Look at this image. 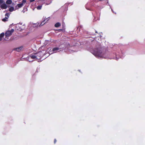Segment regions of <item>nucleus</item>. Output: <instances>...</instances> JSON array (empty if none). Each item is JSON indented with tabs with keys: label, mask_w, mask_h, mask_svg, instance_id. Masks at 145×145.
Listing matches in <instances>:
<instances>
[{
	"label": "nucleus",
	"mask_w": 145,
	"mask_h": 145,
	"mask_svg": "<svg viewBox=\"0 0 145 145\" xmlns=\"http://www.w3.org/2000/svg\"><path fill=\"white\" fill-rule=\"evenodd\" d=\"M95 47L94 48H89L88 50L95 57L98 58H109V55H112V54H115L116 56L117 55H119L120 57H122V56L121 54H123V52L121 50L120 52V48H116L114 47L113 49L115 52H113L112 53L110 54L106 50L101 47L99 42L97 41H95ZM109 58L110 59H115L116 60H118V59L116 57H113L112 58Z\"/></svg>",
	"instance_id": "f257e3e1"
},
{
	"label": "nucleus",
	"mask_w": 145,
	"mask_h": 145,
	"mask_svg": "<svg viewBox=\"0 0 145 145\" xmlns=\"http://www.w3.org/2000/svg\"><path fill=\"white\" fill-rule=\"evenodd\" d=\"M70 45L69 43H67L66 44H62L58 47H55L53 48L52 50L50 49L49 51V54H52L54 53L59 52L63 51V50L66 49H69V52L71 53H72L75 52H77V51L75 50H72V47H69Z\"/></svg>",
	"instance_id": "f03ea898"
},
{
	"label": "nucleus",
	"mask_w": 145,
	"mask_h": 145,
	"mask_svg": "<svg viewBox=\"0 0 145 145\" xmlns=\"http://www.w3.org/2000/svg\"><path fill=\"white\" fill-rule=\"evenodd\" d=\"M46 52L45 50L40 51L36 53V56H37V59H40L46 54Z\"/></svg>",
	"instance_id": "7ed1b4c3"
},
{
	"label": "nucleus",
	"mask_w": 145,
	"mask_h": 145,
	"mask_svg": "<svg viewBox=\"0 0 145 145\" xmlns=\"http://www.w3.org/2000/svg\"><path fill=\"white\" fill-rule=\"evenodd\" d=\"M37 56H36V53H33L30 55L26 59L29 62L33 61V60H31L30 59H37Z\"/></svg>",
	"instance_id": "20e7f679"
},
{
	"label": "nucleus",
	"mask_w": 145,
	"mask_h": 145,
	"mask_svg": "<svg viewBox=\"0 0 145 145\" xmlns=\"http://www.w3.org/2000/svg\"><path fill=\"white\" fill-rule=\"evenodd\" d=\"M14 31V30L13 29H11L10 30H8L5 33V35L6 37H9L11 35L12 33Z\"/></svg>",
	"instance_id": "39448f33"
},
{
	"label": "nucleus",
	"mask_w": 145,
	"mask_h": 145,
	"mask_svg": "<svg viewBox=\"0 0 145 145\" xmlns=\"http://www.w3.org/2000/svg\"><path fill=\"white\" fill-rule=\"evenodd\" d=\"M22 26L21 25L17 24L15 26L16 29L19 31H22L23 30L21 28Z\"/></svg>",
	"instance_id": "423d86ee"
},
{
	"label": "nucleus",
	"mask_w": 145,
	"mask_h": 145,
	"mask_svg": "<svg viewBox=\"0 0 145 145\" xmlns=\"http://www.w3.org/2000/svg\"><path fill=\"white\" fill-rule=\"evenodd\" d=\"M10 15V14L8 13H6L5 14V17L2 19V20L3 22H6L7 21V20Z\"/></svg>",
	"instance_id": "0eeeda50"
},
{
	"label": "nucleus",
	"mask_w": 145,
	"mask_h": 145,
	"mask_svg": "<svg viewBox=\"0 0 145 145\" xmlns=\"http://www.w3.org/2000/svg\"><path fill=\"white\" fill-rule=\"evenodd\" d=\"M7 6L5 3H4L3 4H2L0 5V7L1 8L3 9H5L7 8Z\"/></svg>",
	"instance_id": "6e6552de"
},
{
	"label": "nucleus",
	"mask_w": 145,
	"mask_h": 145,
	"mask_svg": "<svg viewBox=\"0 0 145 145\" xmlns=\"http://www.w3.org/2000/svg\"><path fill=\"white\" fill-rule=\"evenodd\" d=\"M23 49V47L22 46H21L20 47H19L18 48H16L14 49V50H16L17 52H19L21 51H22Z\"/></svg>",
	"instance_id": "1a4fd4ad"
},
{
	"label": "nucleus",
	"mask_w": 145,
	"mask_h": 145,
	"mask_svg": "<svg viewBox=\"0 0 145 145\" xmlns=\"http://www.w3.org/2000/svg\"><path fill=\"white\" fill-rule=\"evenodd\" d=\"M61 25V24L59 22H57L55 24V26L56 27H58L60 26Z\"/></svg>",
	"instance_id": "9d476101"
},
{
	"label": "nucleus",
	"mask_w": 145,
	"mask_h": 145,
	"mask_svg": "<svg viewBox=\"0 0 145 145\" xmlns=\"http://www.w3.org/2000/svg\"><path fill=\"white\" fill-rule=\"evenodd\" d=\"M4 33H2L0 34V41H1L2 38L4 37Z\"/></svg>",
	"instance_id": "9b49d317"
},
{
	"label": "nucleus",
	"mask_w": 145,
	"mask_h": 145,
	"mask_svg": "<svg viewBox=\"0 0 145 145\" xmlns=\"http://www.w3.org/2000/svg\"><path fill=\"white\" fill-rule=\"evenodd\" d=\"M12 3V1L11 0H7L6 2V3L7 4L10 5Z\"/></svg>",
	"instance_id": "f8f14e48"
},
{
	"label": "nucleus",
	"mask_w": 145,
	"mask_h": 145,
	"mask_svg": "<svg viewBox=\"0 0 145 145\" xmlns=\"http://www.w3.org/2000/svg\"><path fill=\"white\" fill-rule=\"evenodd\" d=\"M44 18V19L43 21H44V22L45 23H46L49 19V17L46 18V17H45Z\"/></svg>",
	"instance_id": "ddd939ff"
},
{
	"label": "nucleus",
	"mask_w": 145,
	"mask_h": 145,
	"mask_svg": "<svg viewBox=\"0 0 145 145\" xmlns=\"http://www.w3.org/2000/svg\"><path fill=\"white\" fill-rule=\"evenodd\" d=\"M23 5V3H22L18 4L17 5V6H18L19 8H20L22 7Z\"/></svg>",
	"instance_id": "4468645a"
},
{
	"label": "nucleus",
	"mask_w": 145,
	"mask_h": 145,
	"mask_svg": "<svg viewBox=\"0 0 145 145\" xmlns=\"http://www.w3.org/2000/svg\"><path fill=\"white\" fill-rule=\"evenodd\" d=\"M38 25L39 24L38 23L34 24L33 25V27H36L38 26Z\"/></svg>",
	"instance_id": "2eb2a0df"
},
{
	"label": "nucleus",
	"mask_w": 145,
	"mask_h": 145,
	"mask_svg": "<svg viewBox=\"0 0 145 145\" xmlns=\"http://www.w3.org/2000/svg\"><path fill=\"white\" fill-rule=\"evenodd\" d=\"M42 5H40V6H38L37 7V8L38 10H40V9H41L42 7Z\"/></svg>",
	"instance_id": "dca6fc26"
},
{
	"label": "nucleus",
	"mask_w": 145,
	"mask_h": 145,
	"mask_svg": "<svg viewBox=\"0 0 145 145\" xmlns=\"http://www.w3.org/2000/svg\"><path fill=\"white\" fill-rule=\"evenodd\" d=\"M100 20V18L99 17H98L97 18V19L96 18L94 17V20L95 21H96L97 20Z\"/></svg>",
	"instance_id": "f3484780"
},
{
	"label": "nucleus",
	"mask_w": 145,
	"mask_h": 145,
	"mask_svg": "<svg viewBox=\"0 0 145 145\" xmlns=\"http://www.w3.org/2000/svg\"><path fill=\"white\" fill-rule=\"evenodd\" d=\"M14 10V8L12 7H11L10 8H9V11H10V12H12V11Z\"/></svg>",
	"instance_id": "a211bd4d"
},
{
	"label": "nucleus",
	"mask_w": 145,
	"mask_h": 145,
	"mask_svg": "<svg viewBox=\"0 0 145 145\" xmlns=\"http://www.w3.org/2000/svg\"><path fill=\"white\" fill-rule=\"evenodd\" d=\"M45 24V23L44 22V21H42L41 23L40 24L39 26H41Z\"/></svg>",
	"instance_id": "6ab92c4d"
},
{
	"label": "nucleus",
	"mask_w": 145,
	"mask_h": 145,
	"mask_svg": "<svg viewBox=\"0 0 145 145\" xmlns=\"http://www.w3.org/2000/svg\"><path fill=\"white\" fill-rule=\"evenodd\" d=\"M26 2V1L25 0H23L22 1V3H23V5Z\"/></svg>",
	"instance_id": "aec40b11"
},
{
	"label": "nucleus",
	"mask_w": 145,
	"mask_h": 145,
	"mask_svg": "<svg viewBox=\"0 0 145 145\" xmlns=\"http://www.w3.org/2000/svg\"><path fill=\"white\" fill-rule=\"evenodd\" d=\"M4 2L3 0H0V4L3 3Z\"/></svg>",
	"instance_id": "412c9836"
},
{
	"label": "nucleus",
	"mask_w": 145,
	"mask_h": 145,
	"mask_svg": "<svg viewBox=\"0 0 145 145\" xmlns=\"http://www.w3.org/2000/svg\"><path fill=\"white\" fill-rule=\"evenodd\" d=\"M107 3H108V5L110 6V8H111V10H112V12H113L114 13V11H113V10H112V9L111 8V6H110V5H109V4L108 3V1H107Z\"/></svg>",
	"instance_id": "4be33fe9"
},
{
	"label": "nucleus",
	"mask_w": 145,
	"mask_h": 145,
	"mask_svg": "<svg viewBox=\"0 0 145 145\" xmlns=\"http://www.w3.org/2000/svg\"><path fill=\"white\" fill-rule=\"evenodd\" d=\"M49 40H45V43H46V44H47L48 43V42H49Z\"/></svg>",
	"instance_id": "5701e85b"
},
{
	"label": "nucleus",
	"mask_w": 145,
	"mask_h": 145,
	"mask_svg": "<svg viewBox=\"0 0 145 145\" xmlns=\"http://www.w3.org/2000/svg\"><path fill=\"white\" fill-rule=\"evenodd\" d=\"M35 0H30V2H32L34 1H35Z\"/></svg>",
	"instance_id": "b1692460"
},
{
	"label": "nucleus",
	"mask_w": 145,
	"mask_h": 145,
	"mask_svg": "<svg viewBox=\"0 0 145 145\" xmlns=\"http://www.w3.org/2000/svg\"><path fill=\"white\" fill-rule=\"evenodd\" d=\"M56 142V139H55L54 140V143L55 144Z\"/></svg>",
	"instance_id": "393cba45"
},
{
	"label": "nucleus",
	"mask_w": 145,
	"mask_h": 145,
	"mask_svg": "<svg viewBox=\"0 0 145 145\" xmlns=\"http://www.w3.org/2000/svg\"><path fill=\"white\" fill-rule=\"evenodd\" d=\"M86 8L87 9H88V10H90V9H88V8H87V7H86Z\"/></svg>",
	"instance_id": "a878e982"
},
{
	"label": "nucleus",
	"mask_w": 145,
	"mask_h": 145,
	"mask_svg": "<svg viewBox=\"0 0 145 145\" xmlns=\"http://www.w3.org/2000/svg\"><path fill=\"white\" fill-rule=\"evenodd\" d=\"M22 12H23V13H24L25 12V11H24V10H22Z\"/></svg>",
	"instance_id": "bb28decb"
},
{
	"label": "nucleus",
	"mask_w": 145,
	"mask_h": 145,
	"mask_svg": "<svg viewBox=\"0 0 145 145\" xmlns=\"http://www.w3.org/2000/svg\"><path fill=\"white\" fill-rule=\"evenodd\" d=\"M95 32L96 33H97V31H95Z\"/></svg>",
	"instance_id": "cd10ccee"
},
{
	"label": "nucleus",
	"mask_w": 145,
	"mask_h": 145,
	"mask_svg": "<svg viewBox=\"0 0 145 145\" xmlns=\"http://www.w3.org/2000/svg\"><path fill=\"white\" fill-rule=\"evenodd\" d=\"M62 26H63V23H62Z\"/></svg>",
	"instance_id": "c85d7f7f"
},
{
	"label": "nucleus",
	"mask_w": 145,
	"mask_h": 145,
	"mask_svg": "<svg viewBox=\"0 0 145 145\" xmlns=\"http://www.w3.org/2000/svg\"><path fill=\"white\" fill-rule=\"evenodd\" d=\"M59 30H62V29H59Z\"/></svg>",
	"instance_id": "c756f323"
},
{
	"label": "nucleus",
	"mask_w": 145,
	"mask_h": 145,
	"mask_svg": "<svg viewBox=\"0 0 145 145\" xmlns=\"http://www.w3.org/2000/svg\"><path fill=\"white\" fill-rule=\"evenodd\" d=\"M65 5H67V4H65Z\"/></svg>",
	"instance_id": "7c9ffc66"
}]
</instances>
